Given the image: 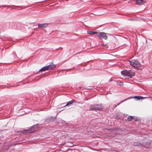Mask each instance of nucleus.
Wrapping results in <instances>:
<instances>
[{"instance_id":"6e6552de","label":"nucleus","mask_w":152,"mask_h":152,"mask_svg":"<svg viewBox=\"0 0 152 152\" xmlns=\"http://www.w3.org/2000/svg\"><path fill=\"white\" fill-rule=\"evenodd\" d=\"M145 3L144 0H136V3L138 5H141Z\"/></svg>"},{"instance_id":"20e7f679","label":"nucleus","mask_w":152,"mask_h":152,"mask_svg":"<svg viewBox=\"0 0 152 152\" xmlns=\"http://www.w3.org/2000/svg\"><path fill=\"white\" fill-rule=\"evenodd\" d=\"M37 126L34 125L31 127L28 130H23L22 131V133L24 134H26L28 133H31L34 132L36 131L35 129L36 128Z\"/></svg>"},{"instance_id":"423d86ee","label":"nucleus","mask_w":152,"mask_h":152,"mask_svg":"<svg viewBox=\"0 0 152 152\" xmlns=\"http://www.w3.org/2000/svg\"><path fill=\"white\" fill-rule=\"evenodd\" d=\"M48 25V24L47 23L38 24V27L40 28H45Z\"/></svg>"},{"instance_id":"39448f33","label":"nucleus","mask_w":152,"mask_h":152,"mask_svg":"<svg viewBox=\"0 0 152 152\" xmlns=\"http://www.w3.org/2000/svg\"><path fill=\"white\" fill-rule=\"evenodd\" d=\"M97 35L101 39L106 40L107 38L106 34L104 32L99 33V34H97Z\"/></svg>"},{"instance_id":"4468645a","label":"nucleus","mask_w":152,"mask_h":152,"mask_svg":"<svg viewBox=\"0 0 152 152\" xmlns=\"http://www.w3.org/2000/svg\"><path fill=\"white\" fill-rule=\"evenodd\" d=\"M117 84L120 86H122L123 85V83L121 82H117Z\"/></svg>"},{"instance_id":"1a4fd4ad","label":"nucleus","mask_w":152,"mask_h":152,"mask_svg":"<svg viewBox=\"0 0 152 152\" xmlns=\"http://www.w3.org/2000/svg\"><path fill=\"white\" fill-rule=\"evenodd\" d=\"M135 98V99H138V100H140V99H143V98H146L147 97H142L140 96H134V97H129V98H127V99H128L132 98Z\"/></svg>"},{"instance_id":"7ed1b4c3","label":"nucleus","mask_w":152,"mask_h":152,"mask_svg":"<svg viewBox=\"0 0 152 152\" xmlns=\"http://www.w3.org/2000/svg\"><path fill=\"white\" fill-rule=\"evenodd\" d=\"M103 107L102 106L101 104L92 105L91 106V108L89 110L102 111L103 110Z\"/></svg>"},{"instance_id":"f8f14e48","label":"nucleus","mask_w":152,"mask_h":152,"mask_svg":"<svg viewBox=\"0 0 152 152\" xmlns=\"http://www.w3.org/2000/svg\"><path fill=\"white\" fill-rule=\"evenodd\" d=\"M75 102L74 100H72L71 101L68 102L66 104V105H65L64 107H66L69 105H70L72 104Z\"/></svg>"},{"instance_id":"f257e3e1","label":"nucleus","mask_w":152,"mask_h":152,"mask_svg":"<svg viewBox=\"0 0 152 152\" xmlns=\"http://www.w3.org/2000/svg\"><path fill=\"white\" fill-rule=\"evenodd\" d=\"M128 62L129 63L130 65L133 66L134 67L137 69H140L141 66V64L137 60H133L132 61H129Z\"/></svg>"},{"instance_id":"9b49d317","label":"nucleus","mask_w":152,"mask_h":152,"mask_svg":"<svg viewBox=\"0 0 152 152\" xmlns=\"http://www.w3.org/2000/svg\"><path fill=\"white\" fill-rule=\"evenodd\" d=\"M87 33L91 34H96L97 35V34H99V33L98 32H95L92 31H87Z\"/></svg>"},{"instance_id":"dca6fc26","label":"nucleus","mask_w":152,"mask_h":152,"mask_svg":"<svg viewBox=\"0 0 152 152\" xmlns=\"http://www.w3.org/2000/svg\"><path fill=\"white\" fill-rule=\"evenodd\" d=\"M117 107V106H115V105H114L113 107V108H115L116 107Z\"/></svg>"},{"instance_id":"0eeeda50","label":"nucleus","mask_w":152,"mask_h":152,"mask_svg":"<svg viewBox=\"0 0 152 152\" xmlns=\"http://www.w3.org/2000/svg\"><path fill=\"white\" fill-rule=\"evenodd\" d=\"M48 66V70L53 69L56 67V66L55 65L53 64H52Z\"/></svg>"},{"instance_id":"f3484780","label":"nucleus","mask_w":152,"mask_h":152,"mask_svg":"<svg viewBox=\"0 0 152 152\" xmlns=\"http://www.w3.org/2000/svg\"><path fill=\"white\" fill-rule=\"evenodd\" d=\"M2 7H6V6H3Z\"/></svg>"},{"instance_id":"2eb2a0df","label":"nucleus","mask_w":152,"mask_h":152,"mask_svg":"<svg viewBox=\"0 0 152 152\" xmlns=\"http://www.w3.org/2000/svg\"><path fill=\"white\" fill-rule=\"evenodd\" d=\"M128 99H125V100H124L123 101H121V102H120L119 103H118L117 104V106L119 105L120 104H121V103H122V102H124V101H126V100H127Z\"/></svg>"},{"instance_id":"9d476101","label":"nucleus","mask_w":152,"mask_h":152,"mask_svg":"<svg viewBox=\"0 0 152 152\" xmlns=\"http://www.w3.org/2000/svg\"><path fill=\"white\" fill-rule=\"evenodd\" d=\"M48 66H45L43 67V68H41L39 71H45V70H48Z\"/></svg>"},{"instance_id":"f03ea898","label":"nucleus","mask_w":152,"mask_h":152,"mask_svg":"<svg viewBox=\"0 0 152 152\" xmlns=\"http://www.w3.org/2000/svg\"><path fill=\"white\" fill-rule=\"evenodd\" d=\"M121 73L122 75L129 77L130 78L134 75V72L131 70H124L121 72Z\"/></svg>"},{"instance_id":"ddd939ff","label":"nucleus","mask_w":152,"mask_h":152,"mask_svg":"<svg viewBox=\"0 0 152 152\" xmlns=\"http://www.w3.org/2000/svg\"><path fill=\"white\" fill-rule=\"evenodd\" d=\"M133 118V117L132 116H129L127 118L128 121H131Z\"/></svg>"}]
</instances>
